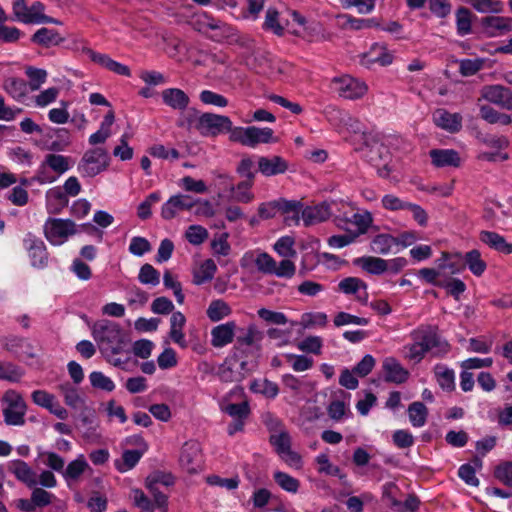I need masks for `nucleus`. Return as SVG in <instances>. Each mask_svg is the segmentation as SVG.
<instances>
[{
  "label": "nucleus",
  "instance_id": "obj_1",
  "mask_svg": "<svg viewBox=\"0 0 512 512\" xmlns=\"http://www.w3.org/2000/svg\"><path fill=\"white\" fill-rule=\"evenodd\" d=\"M92 336L103 355L124 351V334L116 322L110 320L96 322L92 327Z\"/></svg>",
  "mask_w": 512,
  "mask_h": 512
},
{
  "label": "nucleus",
  "instance_id": "obj_2",
  "mask_svg": "<svg viewBox=\"0 0 512 512\" xmlns=\"http://www.w3.org/2000/svg\"><path fill=\"white\" fill-rule=\"evenodd\" d=\"M110 157L106 149L96 147L87 150L78 164V172L83 177H95L109 166Z\"/></svg>",
  "mask_w": 512,
  "mask_h": 512
},
{
  "label": "nucleus",
  "instance_id": "obj_3",
  "mask_svg": "<svg viewBox=\"0 0 512 512\" xmlns=\"http://www.w3.org/2000/svg\"><path fill=\"white\" fill-rule=\"evenodd\" d=\"M2 402L6 405L3 408L4 422L10 426H23L27 405L22 396L15 390H8L4 393Z\"/></svg>",
  "mask_w": 512,
  "mask_h": 512
},
{
  "label": "nucleus",
  "instance_id": "obj_4",
  "mask_svg": "<svg viewBox=\"0 0 512 512\" xmlns=\"http://www.w3.org/2000/svg\"><path fill=\"white\" fill-rule=\"evenodd\" d=\"M364 141L367 147L364 154L365 158L371 165L379 168L378 172L380 176H387V160L389 159L388 148L380 143L378 136L364 135Z\"/></svg>",
  "mask_w": 512,
  "mask_h": 512
},
{
  "label": "nucleus",
  "instance_id": "obj_5",
  "mask_svg": "<svg viewBox=\"0 0 512 512\" xmlns=\"http://www.w3.org/2000/svg\"><path fill=\"white\" fill-rule=\"evenodd\" d=\"M146 488L148 489L149 493L153 497L154 501L152 502L142 490L135 489L134 492V503L135 505L140 508L142 511L146 512H152L155 507L161 509L163 512L167 511V501L168 497L165 493L160 491L159 486L150 483L146 479Z\"/></svg>",
  "mask_w": 512,
  "mask_h": 512
},
{
  "label": "nucleus",
  "instance_id": "obj_6",
  "mask_svg": "<svg viewBox=\"0 0 512 512\" xmlns=\"http://www.w3.org/2000/svg\"><path fill=\"white\" fill-rule=\"evenodd\" d=\"M196 129L202 136L216 137L231 129V120L228 116L203 113L197 120Z\"/></svg>",
  "mask_w": 512,
  "mask_h": 512
},
{
  "label": "nucleus",
  "instance_id": "obj_7",
  "mask_svg": "<svg viewBox=\"0 0 512 512\" xmlns=\"http://www.w3.org/2000/svg\"><path fill=\"white\" fill-rule=\"evenodd\" d=\"M76 225L71 220L49 218L44 225L46 239L53 245H60L69 235L76 233Z\"/></svg>",
  "mask_w": 512,
  "mask_h": 512
},
{
  "label": "nucleus",
  "instance_id": "obj_8",
  "mask_svg": "<svg viewBox=\"0 0 512 512\" xmlns=\"http://www.w3.org/2000/svg\"><path fill=\"white\" fill-rule=\"evenodd\" d=\"M337 201L323 202L315 206H307L301 210V217L305 226L314 225L327 220L330 217H337L335 208Z\"/></svg>",
  "mask_w": 512,
  "mask_h": 512
},
{
  "label": "nucleus",
  "instance_id": "obj_9",
  "mask_svg": "<svg viewBox=\"0 0 512 512\" xmlns=\"http://www.w3.org/2000/svg\"><path fill=\"white\" fill-rule=\"evenodd\" d=\"M333 84L339 96L346 99L360 98L368 90V87L364 82H360L348 75L334 78Z\"/></svg>",
  "mask_w": 512,
  "mask_h": 512
},
{
  "label": "nucleus",
  "instance_id": "obj_10",
  "mask_svg": "<svg viewBox=\"0 0 512 512\" xmlns=\"http://www.w3.org/2000/svg\"><path fill=\"white\" fill-rule=\"evenodd\" d=\"M481 98L501 108L512 110V91L503 85H485L480 90Z\"/></svg>",
  "mask_w": 512,
  "mask_h": 512
},
{
  "label": "nucleus",
  "instance_id": "obj_11",
  "mask_svg": "<svg viewBox=\"0 0 512 512\" xmlns=\"http://www.w3.org/2000/svg\"><path fill=\"white\" fill-rule=\"evenodd\" d=\"M180 465L188 473H196L201 468L202 457L201 448L196 441H188L184 443L180 458Z\"/></svg>",
  "mask_w": 512,
  "mask_h": 512
},
{
  "label": "nucleus",
  "instance_id": "obj_12",
  "mask_svg": "<svg viewBox=\"0 0 512 512\" xmlns=\"http://www.w3.org/2000/svg\"><path fill=\"white\" fill-rule=\"evenodd\" d=\"M25 248L29 253L32 266L36 268H43L48 263V253L44 242L28 233L23 240Z\"/></svg>",
  "mask_w": 512,
  "mask_h": 512
},
{
  "label": "nucleus",
  "instance_id": "obj_13",
  "mask_svg": "<svg viewBox=\"0 0 512 512\" xmlns=\"http://www.w3.org/2000/svg\"><path fill=\"white\" fill-rule=\"evenodd\" d=\"M195 200L184 194L174 195L165 202L161 209V216L165 220L173 219L179 211L191 210L195 206Z\"/></svg>",
  "mask_w": 512,
  "mask_h": 512
},
{
  "label": "nucleus",
  "instance_id": "obj_14",
  "mask_svg": "<svg viewBox=\"0 0 512 512\" xmlns=\"http://www.w3.org/2000/svg\"><path fill=\"white\" fill-rule=\"evenodd\" d=\"M481 27L489 37L504 35L512 31V18L487 16L481 19Z\"/></svg>",
  "mask_w": 512,
  "mask_h": 512
},
{
  "label": "nucleus",
  "instance_id": "obj_15",
  "mask_svg": "<svg viewBox=\"0 0 512 512\" xmlns=\"http://www.w3.org/2000/svg\"><path fill=\"white\" fill-rule=\"evenodd\" d=\"M8 471L28 488L38 485L37 473L23 460L17 459L10 461L8 464Z\"/></svg>",
  "mask_w": 512,
  "mask_h": 512
},
{
  "label": "nucleus",
  "instance_id": "obj_16",
  "mask_svg": "<svg viewBox=\"0 0 512 512\" xmlns=\"http://www.w3.org/2000/svg\"><path fill=\"white\" fill-rule=\"evenodd\" d=\"M393 56L387 51L386 47L375 43L371 46L370 50L361 55L360 63L370 68L373 64L380 66H387L392 63Z\"/></svg>",
  "mask_w": 512,
  "mask_h": 512
},
{
  "label": "nucleus",
  "instance_id": "obj_17",
  "mask_svg": "<svg viewBox=\"0 0 512 512\" xmlns=\"http://www.w3.org/2000/svg\"><path fill=\"white\" fill-rule=\"evenodd\" d=\"M237 325L234 321L217 325L211 330V345L222 348L233 342Z\"/></svg>",
  "mask_w": 512,
  "mask_h": 512
},
{
  "label": "nucleus",
  "instance_id": "obj_18",
  "mask_svg": "<svg viewBox=\"0 0 512 512\" xmlns=\"http://www.w3.org/2000/svg\"><path fill=\"white\" fill-rule=\"evenodd\" d=\"M287 169L288 162L281 156L275 155L270 158L261 156L258 158V171L266 177L283 174Z\"/></svg>",
  "mask_w": 512,
  "mask_h": 512
},
{
  "label": "nucleus",
  "instance_id": "obj_19",
  "mask_svg": "<svg viewBox=\"0 0 512 512\" xmlns=\"http://www.w3.org/2000/svg\"><path fill=\"white\" fill-rule=\"evenodd\" d=\"M247 147L255 148L259 144H270L278 142L273 129L269 127L260 128L248 126Z\"/></svg>",
  "mask_w": 512,
  "mask_h": 512
},
{
  "label": "nucleus",
  "instance_id": "obj_20",
  "mask_svg": "<svg viewBox=\"0 0 512 512\" xmlns=\"http://www.w3.org/2000/svg\"><path fill=\"white\" fill-rule=\"evenodd\" d=\"M383 370L385 372V381L387 382L401 384L405 382L409 376V372L392 357L384 360Z\"/></svg>",
  "mask_w": 512,
  "mask_h": 512
},
{
  "label": "nucleus",
  "instance_id": "obj_21",
  "mask_svg": "<svg viewBox=\"0 0 512 512\" xmlns=\"http://www.w3.org/2000/svg\"><path fill=\"white\" fill-rule=\"evenodd\" d=\"M217 376L225 383H239L245 379V373L237 368V362L227 358L218 367Z\"/></svg>",
  "mask_w": 512,
  "mask_h": 512
},
{
  "label": "nucleus",
  "instance_id": "obj_22",
  "mask_svg": "<svg viewBox=\"0 0 512 512\" xmlns=\"http://www.w3.org/2000/svg\"><path fill=\"white\" fill-rule=\"evenodd\" d=\"M269 441L276 448L277 453L287 454L292 462L300 461V456L291 451V438L286 430H279L278 434H272Z\"/></svg>",
  "mask_w": 512,
  "mask_h": 512
},
{
  "label": "nucleus",
  "instance_id": "obj_23",
  "mask_svg": "<svg viewBox=\"0 0 512 512\" xmlns=\"http://www.w3.org/2000/svg\"><path fill=\"white\" fill-rule=\"evenodd\" d=\"M163 102L175 110H184L189 105L188 95L181 89L168 88L162 91Z\"/></svg>",
  "mask_w": 512,
  "mask_h": 512
},
{
  "label": "nucleus",
  "instance_id": "obj_24",
  "mask_svg": "<svg viewBox=\"0 0 512 512\" xmlns=\"http://www.w3.org/2000/svg\"><path fill=\"white\" fill-rule=\"evenodd\" d=\"M479 239L489 246L490 248L496 250L497 252L503 254H511L512 253V243H508L503 236L496 232L492 231H481L479 235Z\"/></svg>",
  "mask_w": 512,
  "mask_h": 512
},
{
  "label": "nucleus",
  "instance_id": "obj_25",
  "mask_svg": "<svg viewBox=\"0 0 512 512\" xmlns=\"http://www.w3.org/2000/svg\"><path fill=\"white\" fill-rule=\"evenodd\" d=\"M263 339V332H261L255 325H249L244 333L236 337L237 349L241 346L253 347L256 352L261 351L260 342Z\"/></svg>",
  "mask_w": 512,
  "mask_h": 512
},
{
  "label": "nucleus",
  "instance_id": "obj_26",
  "mask_svg": "<svg viewBox=\"0 0 512 512\" xmlns=\"http://www.w3.org/2000/svg\"><path fill=\"white\" fill-rule=\"evenodd\" d=\"M354 264L370 274L379 275L388 270L386 260L373 256H364L354 260Z\"/></svg>",
  "mask_w": 512,
  "mask_h": 512
},
{
  "label": "nucleus",
  "instance_id": "obj_27",
  "mask_svg": "<svg viewBox=\"0 0 512 512\" xmlns=\"http://www.w3.org/2000/svg\"><path fill=\"white\" fill-rule=\"evenodd\" d=\"M338 288L345 294H357L361 289L364 290V296H357V299L363 303H366L368 294L366 292L367 284L357 277H347L341 280L338 284Z\"/></svg>",
  "mask_w": 512,
  "mask_h": 512
},
{
  "label": "nucleus",
  "instance_id": "obj_28",
  "mask_svg": "<svg viewBox=\"0 0 512 512\" xmlns=\"http://www.w3.org/2000/svg\"><path fill=\"white\" fill-rule=\"evenodd\" d=\"M88 468L89 464L85 460L84 456L80 455L78 458L71 461L66 468H64L62 476L64 477L68 485H70L71 482H77L80 476Z\"/></svg>",
  "mask_w": 512,
  "mask_h": 512
},
{
  "label": "nucleus",
  "instance_id": "obj_29",
  "mask_svg": "<svg viewBox=\"0 0 512 512\" xmlns=\"http://www.w3.org/2000/svg\"><path fill=\"white\" fill-rule=\"evenodd\" d=\"M4 348L19 356V355H27L28 357H34L32 353L31 344L23 337L18 336H8L4 339Z\"/></svg>",
  "mask_w": 512,
  "mask_h": 512
},
{
  "label": "nucleus",
  "instance_id": "obj_30",
  "mask_svg": "<svg viewBox=\"0 0 512 512\" xmlns=\"http://www.w3.org/2000/svg\"><path fill=\"white\" fill-rule=\"evenodd\" d=\"M31 41L38 45L50 47L60 44L63 38L57 31L43 27L32 35Z\"/></svg>",
  "mask_w": 512,
  "mask_h": 512
},
{
  "label": "nucleus",
  "instance_id": "obj_31",
  "mask_svg": "<svg viewBox=\"0 0 512 512\" xmlns=\"http://www.w3.org/2000/svg\"><path fill=\"white\" fill-rule=\"evenodd\" d=\"M191 26L195 31H198L208 36V31L211 29H222V21L212 18L206 13L198 15L191 21Z\"/></svg>",
  "mask_w": 512,
  "mask_h": 512
},
{
  "label": "nucleus",
  "instance_id": "obj_32",
  "mask_svg": "<svg viewBox=\"0 0 512 512\" xmlns=\"http://www.w3.org/2000/svg\"><path fill=\"white\" fill-rule=\"evenodd\" d=\"M253 165L254 163L250 157L243 158L239 162L236 171L245 180L237 184L238 189H246L253 186L255 178V172L252 170Z\"/></svg>",
  "mask_w": 512,
  "mask_h": 512
},
{
  "label": "nucleus",
  "instance_id": "obj_33",
  "mask_svg": "<svg viewBox=\"0 0 512 512\" xmlns=\"http://www.w3.org/2000/svg\"><path fill=\"white\" fill-rule=\"evenodd\" d=\"M480 117L489 124L510 125L512 123L511 115L501 113L489 105L480 106Z\"/></svg>",
  "mask_w": 512,
  "mask_h": 512
},
{
  "label": "nucleus",
  "instance_id": "obj_34",
  "mask_svg": "<svg viewBox=\"0 0 512 512\" xmlns=\"http://www.w3.org/2000/svg\"><path fill=\"white\" fill-rule=\"evenodd\" d=\"M343 220L346 224L345 227H348V225L355 227L354 229H352V232L354 234H357V237L360 236L361 234H364L368 230L370 224L372 223V217L369 213H354L351 216V218L344 215Z\"/></svg>",
  "mask_w": 512,
  "mask_h": 512
},
{
  "label": "nucleus",
  "instance_id": "obj_35",
  "mask_svg": "<svg viewBox=\"0 0 512 512\" xmlns=\"http://www.w3.org/2000/svg\"><path fill=\"white\" fill-rule=\"evenodd\" d=\"M464 260L465 265L477 277L481 276L487 268L486 262L481 258V253L476 249L467 252Z\"/></svg>",
  "mask_w": 512,
  "mask_h": 512
},
{
  "label": "nucleus",
  "instance_id": "obj_36",
  "mask_svg": "<svg viewBox=\"0 0 512 512\" xmlns=\"http://www.w3.org/2000/svg\"><path fill=\"white\" fill-rule=\"evenodd\" d=\"M232 310L230 306L221 299L213 300L207 308V316L213 322H218L229 316Z\"/></svg>",
  "mask_w": 512,
  "mask_h": 512
},
{
  "label": "nucleus",
  "instance_id": "obj_37",
  "mask_svg": "<svg viewBox=\"0 0 512 512\" xmlns=\"http://www.w3.org/2000/svg\"><path fill=\"white\" fill-rule=\"evenodd\" d=\"M412 337L414 342L420 343L426 351L438 344L437 336L430 328L417 329L412 333Z\"/></svg>",
  "mask_w": 512,
  "mask_h": 512
},
{
  "label": "nucleus",
  "instance_id": "obj_38",
  "mask_svg": "<svg viewBox=\"0 0 512 512\" xmlns=\"http://www.w3.org/2000/svg\"><path fill=\"white\" fill-rule=\"evenodd\" d=\"M80 422L83 429V437L88 442H97L100 439V435L97 432V424L94 421V417L90 414L81 413Z\"/></svg>",
  "mask_w": 512,
  "mask_h": 512
},
{
  "label": "nucleus",
  "instance_id": "obj_39",
  "mask_svg": "<svg viewBox=\"0 0 512 512\" xmlns=\"http://www.w3.org/2000/svg\"><path fill=\"white\" fill-rule=\"evenodd\" d=\"M408 415L413 426L421 427L426 422L428 410L422 402L417 401L409 405Z\"/></svg>",
  "mask_w": 512,
  "mask_h": 512
},
{
  "label": "nucleus",
  "instance_id": "obj_40",
  "mask_svg": "<svg viewBox=\"0 0 512 512\" xmlns=\"http://www.w3.org/2000/svg\"><path fill=\"white\" fill-rule=\"evenodd\" d=\"M397 244V239L389 234H379L371 242V249L377 254L386 255L392 246Z\"/></svg>",
  "mask_w": 512,
  "mask_h": 512
},
{
  "label": "nucleus",
  "instance_id": "obj_41",
  "mask_svg": "<svg viewBox=\"0 0 512 512\" xmlns=\"http://www.w3.org/2000/svg\"><path fill=\"white\" fill-rule=\"evenodd\" d=\"M250 389L271 399L275 398L279 393L278 385L268 379L253 381Z\"/></svg>",
  "mask_w": 512,
  "mask_h": 512
},
{
  "label": "nucleus",
  "instance_id": "obj_42",
  "mask_svg": "<svg viewBox=\"0 0 512 512\" xmlns=\"http://www.w3.org/2000/svg\"><path fill=\"white\" fill-rule=\"evenodd\" d=\"M4 88L16 100L24 98L27 94V83L23 79L8 78L4 82Z\"/></svg>",
  "mask_w": 512,
  "mask_h": 512
},
{
  "label": "nucleus",
  "instance_id": "obj_43",
  "mask_svg": "<svg viewBox=\"0 0 512 512\" xmlns=\"http://www.w3.org/2000/svg\"><path fill=\"white\" fill-rule=\"evenodd\" d=\"M43 163L59 175L70 167L69 158L59 154H47Z\"/></svg>",
  "mask_w": 512,
  "mask_h": 512
},
{
  "label": "nucleus",
  "instance_id": "obj_44",
  "mask_svg": "<svg viewBox=\"0 0 512 512\" xmlns=\"http://www.w3.org/2000/svg\"><path fill=\"white\" fill-rule=\"evenodd\" d=\"M454 61L459 64L460 74L465 77L475 75L483 68L485 63V60L481 58Z\"/></svg>",
  "mask_w": 512,
  "mask_h": 512
},
{
  "label": "nucleus",
  "instance_id": "obj_45",
  "mask_svg": "<svg viewBox=\"0 0 512 512\" xmlns=\"http://www.w3.org/2000/svg\"><path fill=\"white\" fill-rule=\"evenodd\" d=\"M277 211H280L284 215L293 214V222L298 223L299 214L302 210V205L298 201H288L284 199L275 201Z\"/></svg>",
  "mask_w": 512,
  "mask_h": 512
},
{
  "label": "nucleus",
  "instance_id": "obj_46",
  "mask_svg": "<svg viewBox=\"0 0 512 512\" xmlns=\"http://www.w3.org/2000/svg\"><path fill=\"white\" fill-rule=\"evenodd\" d=\"M143 455V451L140 450H126L122 454V462H116V467L120 472H126L139 462Z\"/></svg>",
  "mask_w": 512,
  "mask_h": 512
},
{
  "label": "nucleus",
  "instance_id": "obj_47",
  "mask_svg": "<svg viewBox=\"0 0 512 512\" xmlns=\"http://www.w3.org/2000/svg\"><path fill=\"white\" fill-rule=\"evenodd\" d=\"M47 202L49 207H53L54 211L57 212L68 204V197L61 188L50 189L46 194Z\"/></svg>",
  "mask_w": 512,
  "mask_h": 512
},
{
  "label": "nucleus",
  "instance_id": "obj_48",
  "mask_svg": "<svg viewBox=\"0 0 512 512\" xmlns=\"http://www.w3.org/2000/svg\"><path fill=\"white\" fill-rule=\"evenodd\" d=\"M217 270L216 264L212 259L205 260L200 267V270L194 274V283L201 285L210 281Z\"/></svg>",
  "mask_w": 512,
  "mask_h": 512
},
{
  "label": "nucleus",
  "instance_id": "obj_49",
  "mask_svg": "<svg viewBox=\"0 0 512 512\" xmlns=\"http://www.w3.org/2000/svg\"><path fill=\"white\" fill-rule=\"evenodd\" d=\"M471 18V11L465 7H460L456 11V26L457 32L460 35H466L471 32Z\"/></svg>",
  "mask_w": 512,
  "mask_h": 512
},
{
  "label": "nucleus",
  "instance_id": "obj_50",
  "mask_svg": "<svg viewBox=\"0 0 512 512\" xmlns=\"http://www.w3.org/2000/svg\"><path fill=\"white\" fill-rule=\"evenodd\" d=\"M275 482L285 491L296 493L299 489V481L287 473L277 471L274 473Z\"/></svg>",
  "mask_w": 512,
  "mask_h": 512
},
{
  "label": "nucleus",
  "instance_id": "obj_51",
  "mask_svg": "<svg viewBox=\"0 0 512 512\" xmlns=\"http://www.w3.org/2000/svg\"><path fill=\"white\" fill-rule=\"evenodd\" d=\"M472 7L480 13H500L503 3L499 0H471Z\"/></svg>",
  "mask_w": 512,
  "mask_h": 512
},
{
  "label": "nucleus",
  "instance_id": "obj_52",
  "mask_svg": "<svg viewBox=\"0 0 512 512\" xmlns=\"http://www.w3.org/2000/svg\"><path fill=\"white\" fill-rule=\"evenodd\" d=\"M138 279L142 284L156 286L160 282V273L150 264H144L139 271Z\"/></svg>",
  "mask_w": 512,
  "mask_h": 512
},
{
  "label": "nucleus",
  "instance_id": "obj_53",
  "mask_svg": "<svg viewBox=\"0 0 512 512\" xmlns=\"http://www.w3.org/2000/svg\"><path fill=\"white\" fill-rule=\"evenodd\" d=\"M61 391L64 396L66 405L77 409L83 404V400L80 397L78 390L71 384L67 383L61 386Z\"/></svg>",
  "mask_w": 512,
  "mask_h": 512
},
{
  "label": "nucleus",
  "instance_id": "obj_54",
  "mask_svg": "<svg viewBox=\"0 0 512 512\" xmlns=\"http://www.w3.org/2000/svg\"><path fill=\"white\" fill-rule=\"evenodd\" d=\"M285 358L296 372L309 370L313 366V359L305 355L285 354Z\"/></svg>",
  "mask_w": 512,
  "mask_h": 512
},
{
  "label": "nucleus",
  "instance_id": "obj_55",
  "mask_svg": "<svg viewBox=\"0 0 512 512\" xmlns=\"http://www.w3.org/2000/svg\"><path fill=\"white\" fill-rule=\"evenodd\" d=\"M294 239L290 236L281 237L274 245L275 251L282 257H295L296 250L293 248Z\"/></svg>",
  "mask_w": 512,
  "mask_h": 512
},
{
  "label": "nucleus",
  "instance_id": "obj_56",
  "mask_svg": "<svg viewBox=\"0 0 512 512\" xmlns=\"http://www.w3.org/2000/svg\"><path fill=\"white\" fill-rule=\"evenodd\" d=\"M91 385L96 389L111 392L115 388L114 382L102 372L94 371L89 375Z\"/></svg>",
  "mask_w": 512,
  "mask_h": 512
},
{
  "label": "nucleus",
  "instance_id": "obj_57",
  "mask_svg": "<svg viewBox=\"0 0 512 512\" xmlns=\"http://www.w3.org/2000/svg\"><path fill=\"white\" fill-rule=\"evenodd\" d=\"M333 322L336 327H340V326L348 325V324L365 326L369 323V320L367 318L358 317V316H355V315H352V314H349L346 312H339L334 317Z\"/></svg>",
  "mask_w": 512,
  "mask_h": 512
},
{
  "label": "nucleus",
  "instance_id": "obj_58",
  "mask_svg": "<svg viewBox=\"0 0 512 512\" xmlns=\"http://www.w3.org/2000/svg\"><path fill=\"white\" fill-rule=\"evenodd\" d=\"M208 231L200 225H191L186 231V239L192 245H200L208 238Z\"/></svg>",
  "mask_w": 512,
  "mask_h": 512
},
{
  "label": "nucleus",
  "instance_id": "obj_59",
  "mask_svg": "<svg viewBox=\"0 0 512 512\" xmlns=\"http://www.w3.org/2000/svg\"><path fill=\"white\" fill-rule=\"evenodd\" d=\"M26 75L29 78V87L32 91L38 90L46 81L47 72L43 69L28 67Z\"/></svg>",
  "mask_w": 512,
  "mask_h": 512
},
{
  "label": "nucleus",
  "instance_id": "obj_60",
  "mask_svg": "<svg viewBox=\"0 0 512 512\" xmlns=\"http://www.w3.org/2000/svg\"><path fill=\"white\" fill-rule=\"evenodd\" d=\"M254 263L258 271L264 274L272 275L275 272L276 261L266 252H261L257 255Z\"/></svg>",
  "mask_w": 512,
  "mask_h": 512
},
{
  "label": "nucleus",
  "instance_id": "obj_61",
  "mask_svg": "<svg viewBox=\"0 0 512 512\" xmlns=\"http://www.w3.org/2000/svg\"><path fill=\"white\" fill-rule=\"evenodd\" d=\"M278 18V11L274 8H269L266 11L264 28L273 31L278 36H281L284 33V28L280 25Z\"/></svg>",
  "mask_w": 512,
  "mask_h": 512
},
{
  "label": "nucleus",
  "instance_id": "obj_62",
  "mask_svg": "<svg viewBox=\"0 0 512 512\" xmlns=\"http://www.w3.org/2000/svg\"><path fill=\"white\" fill-rule=\"evenodd\" d=\"M494 476L507 486H512V462L504 461L495 467Z\"/></svg>",
  "mask_w": 512,
  "mask_h": 512
},
{
  "label": "nucleus",
  "instance_id": "obj_63",
  "mask_svg": "<svg viewBox=\"0 0 512 512\" xmlns=\"http://www.w3.org/2000/svg\"><path fill=\"white\" fill-rule=\"evenodd\" d=\"M32 493L31 497L33 499V502L35 503L36 507L43 508L48 505H50L55 498L54 494L46 491L45 489L41 487H32Z\"/></svg>",
  "mask_w": 512,
  "mask_h": 512
},
{
  "label": "nucleus",
  "instance_id": "obj_64",
  "mask_svg": "<svg viewBox=\"0 0 512 512\" xmlns=\"http://www.w3.org/2000/svg\"><path fill=\"white\" fill-rule=\"evenodd\" d=\"M299 350L307 353L320 354L322 339L318 336H309L297 344Z\"/></svg>",
  "mask_w": 512,
  "mask_h": 512
}]
</instances>
